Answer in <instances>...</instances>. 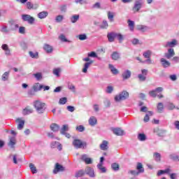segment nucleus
I'll list each match as a JSON object with an SVG mask.
<instances>
[{"mask_svg": "<svg viewBox=\"0 0 179 179\" xmlns=\"http://www.w3.org/2000/svg\"><path fill=\"white\" fill-rule=\"evenodd\" d=\"M93 64V61H90L89 62H86L84 64V68L83 69V72L84 73H87V69H89V66H90V65H92Z\"/></svg>", "mask_w": 179, "mask_h": 179, "instance_id": "6ab92c4d", "label": "nucleus"}, {"mask_svg": "<svg viewBox=\"0 0 179 179\" xmlns=\"http://www.w3.org/2000/svg\"><path fill=\"white\" fill-rule=\"evenodd\" d=\"M148 94H150V97H153L154 99L157 97V93L155 90L150 91Z\"/></svg>", "mask_w": 179, "mask_h": 179, "instance_id": "09e8293b", "label": "nucleus"}, {"mask_svg": "<svg viewBox=\"0 0 179 179\" xmlns=\"http://www.w3.org/2000/svg\"><path fill=\"white\" fill-rule=\"evenodd\" d=\"M13 162L14 164H17V162H22V159L17 158V155H14L13 157Z\"/></svg>", "mask_w": 179, "mask_h": 179, "instance_id": "c03bdc74", "label": "nucleus"}, {"mask_svg": "<svg viewBox=\"0 0 179 179\" xmlns=\"http://www.w3.org/2000/svg\"><path fill=\"white\" fill-rule=\"evenodd\" d=\"M101 150H107L108 149V142L107 141H103L100 145Z\"/></svg>", "mask_w": 179, "mask_h": 179, "instance_id": "a211bd4d", "label": "nucleus"}, {"mask_svg": "<svg viewBox=\"0 0 179 179\" xmlns=\"http://www.w3.org/2000/svg\"><path fill=\"white\" fill-rule=\"evenodd\" d=\"M10 24V31H15L19 29V24L16 23V21L11 20L9 21Z\"/></svg>", "mask_w": 179, "mask_h": 179, "instance_id": "423d86ee", "label": "nucleus"}, {"mask_svg": "<svg viewBox=\"0 0 179 179\" xmlns=\"http://www.w3.org/2000/svg\"><path fill=\"white\" fill-rule=\"evenodd\" d=\"M25 31H26V28L24 27H20L19 33L20 34H24Z\"/></svg>", "mask_w": 179, "mask_h": 179, "instance_id": "680f3d73", "label": "nucleus"}, {"mask_svg": "<svg viewBox=\"0 0 179 179\" xmlns=\"http://www.w3.org/2000/svg\"><path fill=\"white\" fill-rule=\"evenodd\" d=\"M113 132L115 135H117L118 136L124 135V130L121 129V128L113 129Z\"/></svg>", "mask_w": 179, "mask_h": 179, "instance_id": "dca6fc26", "label": "nucleus"}, {"mask_svg": "<svg viewBox=\"0 0 179 179\" xmlns=\"http://www.w3.org/2000/svg\"><path fill=\"white\" fill-rule=\"evenodd\" d=\"M174 55H176V52H174V49L173 48L168 49V52L164 54V57L166 59H171Z\"/></svg>", "mask_w": 179, "mask_h": 179, "instance_id": "0eeeda50", "label": "nucleus"}, {"mask_svg": "<svg viewBox=\"0 0 179 179\" xmlns=\"http://www.w3.org/2000/svg\"><path fill=\"white\" fill-rule=\"evenodd\" d=\"M76 3H80V5H85L87 3L86 0H75Z\"/></svg>", "mask_w": 179, "mask_h": 179, "instance_id": "4d7b16f0", "label": "nucleus"}, {"mask_svg": "<svg viewBox=\"0 0 179 179\" xmlns=\"http://www.w3.org/2000/svg\"><path fill=\"white\" fill-rule=\"evenodd\" d=\"M166 107L169 110H174V108H177V110H179V106L176 107V105H174V103H171V102L167 103Z\"/></svg>", "mask_w": 179, "mask_h": 179, "instance_id": "473e14b6", "label": "nucleus"}, {"mask_svg": "<svg viewBox=\"0 0 179 179\" xmlns=\"http://www.w3.org/2000/svg\"><path fill=\"white\" fill-rule=\"evenodd\" d=\"M138 78L140 82H145L146 80V76L143 74H138Z\"/></svg>", "mask_w": 179, "mask_h": 179, "instance_id": "3c124183", "label": "nucleus"}, {"mask_svg": "<svg viewBox=\"0 0 179 179\" xmlns=\"http://www.w3.org/2000/svg\"><path fill=\"white\" fill-rule=\"evenodd\" d=\"M50 129L53 131V132H58V131H59V126L56 123H52L50 124Z\"/></svg>", "mask_w": 179, "mask_h": 179, "instance_id": "4be33fe9", "label": "nucleus"}, {"mask_svg": "<svg viewBox=\"0 0 179 179\" xmlns=\"http://www.w3.org/2000/svg\"><path fill=\"white\" fill-rule=\"evenodd\" d=\"M170 159L171 160H173L174 162H179V156L176 154H172L169 156Z\"/></svg>", "mask_w": 179, "mask_h": 179, "instance_id": "4c0bfd02", "label": "nucleus"}, {"mask_svg": "<svg viewBox=\"0 0 179 179\" xmlns=\"http://www.w3.org/2000/svg\"><path fill=\"white\" fill-rule=\"evenodd\" d=\"M108 40L110 43L114 42V40L116 38V33L115 32H110L107 35Z\"/></svg>", "mask_w": 179, "mask_h": 179, "instance_id": "ddd939ff", "label": "nucleus"}, {"mask_svg": "<svg viewBox=\"0 0 179 179\" xmlns=\"http://www.w3.org/2000/svg\"><path fill=\"white\" fill-rule=\"evenodd\" d=\"M109 69H110L113 75H117L118 73V70L114 68V66H113L112 64H109Z\"/></svg>", "mask_w": 179, "mask_h": 179, "instance_id": "c9c22d12", "label": "nucleus"}, {"mask_svg": "<svg viewBox=\"0 0 179 179\" xmlns=\"http://www.w3.org/2000/svg\"><path fill=\"white\" fill-rule=\"evenodd\" d=\"M80 159L83 162H85L86 164H92L93 163L92 158H89L86 154L81 155Z\"/></svg>", "mask_w": 179, "mask_h": 179, "instance_id": "9d476101", "label": "nucleus"}, {"mask_svg": "<svg viewBox=\"0 0 179 179\" xmlns=\"http://www.w3.org/2000/svg\"><path fill=\"white\" fill-rule=\"evenodd\" d=\"M138 141H141V142H143L146 141V135L145 134H139L138 135Z\"/></svg>", "mask_w": 179, "mask_h": 179, "instance_id": "f704fd0d", "label": "nucleus"}, {"mask_svg": "<svg viewBox=\"0 0 179 179\" xmlns=\"http://www.w3.org/2000/svg\"><path fill=\"white\" fill-rule=\"evenodd\" d=\"M128 97H129V93L127 91H123L115 97V100L116 101H121V100H127Z\"/></svg>", "mask_w": 179, "mask_h": 179, "instance_id": "7ed1b4c3", "label": "nucleus"}, {"mask_svg": "<svg viewBox=\"0 0 179 179\" xmlns=\"http://www.w3.org/2000/svg\"><path fill=\"white\" fill-rule=\"evenodd\" d=\"M76 130L79 131V132H83V131H85V127L83 125H79L76 127Z\"/></svg>", "mask_w": 179, "mask_h": 179, "instance_id": "e2e57ef3", "label": "nucleus"}, {"mask_svg": "<svg viewBox=\"0 0 179 179\" xmlns=\"http://www.w3.org/2000/svg\"><path fill=\"white\" fill-rule=\"evenodd\" d=\"M153 115V112L148 111L147 112L145 116L144 117V122H148L150 120L149 117H152Z\"/></svg>", "mask_w": 179, "mask_h": 179, "instance_id": "7c9ffc66", "label": "nucleus"}, {"mask_svg": "<svg viewBox=\"0 0 179 179\" xmlns=\"http://www.w3.org/2000/svg\"><path fill=\"white\" fill-rule=\"evenodd\" d=\"M136 29L139 31L144 33V31H148V30H149V27L145 25H137Z\"/></svg>", "mask_w": 179, "mask_h": 179, "instance_id": "f3484780", "label": "nucleus"}, {"mask_svg": "<svg viewBox=\"0 0 179 179\" xmlns=\"http://www.w3.org/2000/svg\"><path fill=\"white\" fill-rule=\"evenodd\" d=\"M1 31H2V33H6V34H8V33L10 31V29H8V26L3 25L1 28Z\"/></svg>", "mask_w": 179, "mask_h": 179, "instance_id": "de8ad7c7", "label": "nucleus"}, {"mask_svg": "<svg viewBox=\"0 0 179 179\" xmlns=\"http://www.w3.org/2000/svg\"><path fill=\"white\" fill-rule=\"evenodd\" d=\"M47 16H48V12L47 11H42L38 14L39 19H45Z\"/></svg>", "mask_w": 179, "mask_h": 179, "instance_id": "c85d7f7f", "label": "nucleus"}, {"mask_svg": "<svg viewBox=\"0 0 179 179\" xmlns=\"http://www.w3.org/2000/svg\"><path fill=\"white\" fill-rule=\"evenodd\" d=\"M116 38L118 40L119 43H122L124 41V36L121 34L116 33Z\"/></svg>", "mask_w": 179, "mask_h": 179, "instance_id": "ea45409f", "label": "nucleus"}, {"mask_svg": "<svg viewBox=\"0 0 179 179\" xmlns=\"http://www.w3.org/2000/svg\"><path fill=\"white\" fill-rule=\"evenodd\" d=\"M34 106L38 114H43L46 109L45 103L40 101H35L34 102Z\"/></svg>", "mask_w": 179, "mask_h": 179, "instance_id": "f257e3e1", "label": "nucleus"}, {"mask_svg": "<svg viewBox=\"0 0 179 179\" xmlns=\"http://www.w3.org/2000/svg\"><path fill=\"white\" fill-rule=\"evenodd\" d=\"M176 45H177V41L176 39H173L171 42H167L166 44L164 45V47L167 48V47L173 48Z\"/></svg>", "mask_w": 179, "mask_h": 179, "instance_id": "5701e85b", "label": "nucleus"}, {"mask_svg": "<svg viewBox=\"0 0 179 179\" xmlns=\"http://www.w3.org/2000/svg\"><path fill=\"white\" fill-rule=\"evenodd\" d=\"M127 23L131 31H134L135 29V22L131 20H128Z\"/></svg>", "mask_w": 179, "mask_h": 179, "instance_id": "a878e982", "label": "nucleus"}, {"mask_svg": "<svg viewBox=\"0 0 179 179\" xmlns=\"http://www.w3.org/2000/svg\"><path fill=\"white\" fill-rule=\"evenodd\" d=\"M59 72H61L60 69H56L53 70L54 75H56V76H59Z\"/></svg>", "mask_w": 179, "mask_h": 179, "instance_id": "0e129e2a", "label": "nucleus"}, {"mask_svg": "<svg viewBox=\"0 0 179 179\" xmlns=\"http://www.w3.org/2000/svg\"><path fill=\"white\" fill-rule=\"evenodd\" d=\"M123 79H129L131 78V71L127 70L122 73Z\"/></svg>", "mask_w": 179, "mask_h": 179, "instance_id": "c756f323", "label": "nucleus"}, {"mask_svg": "<svg viewBox=\"0 0 179 179\" xmlns=\"http://www.w3.org/2000/svg\"><path fill=\"white\" fill-rule=\"evenodd\" d=\"M92 8L94 9L97 8V9H100V8H101V4L99 2L95 3L93 6Z\"/></svg>", "mask_w": 179, "mask_h": 179, "instance_id": "bf43d9fd", "label": "nucleus"}, {"mask_svg": "<svg viewBox=\"0 0 179 179\" xmlns=\"http://www.w3.org/2000/svg\"><path fill=\"white\" fill-rule=\"evenodd\" d=\"M22 20L24 22H28L29 24L34 23V17L30 16V15H22Z\"/></svg>", "mask_w": 179, "mask_h": 179, "instance_id": "6e6552de", "label": "nucleus"}, {"mask_svg": "<svg viewBox=\"0 0 179 179\" xmlns=\"http://www.w3.org/2000/svg\"><path fill=\"white\" fill-rule=\"evenodd\" d=\"M85 175V172L82 170L78 171V172H76V177L78 178L79 177H83V176Z\"/></svg>", "mask_w": 179, "mask_h": 179, "instance_id": "603ef678", "label": "nucleus"}, {"mask_svg": "<svg viewBox=\"0 0 179 179\" xmlns=\"http://www.w3.org/2000/svg\"><path fill=\"white\" fill-rule=\"evenodd\" d=\"M113 90H114V88L112 86H108L106 88V93H113Z\"/></svg>", "mask_w": 179, "mask_h": 179, "instance_id": "69168bd1", "label": "nucleus"}, {"mask_svg": "<svg viewBox=\"0 0 179 179\" xmlns=\"http://www.w3.org/2000/svg\"><path fill=\"white\" fill-rule=\"evenodd\" d=\"M15 122L17 124V129L21 131L24 127V120L20 118H17L15 120Z\"/></svg>", "mask_w": 179, "mask_h": 179, "instance_id": "f8f14e48", "label": "nucleus"}, {"mask_svg": "<svg viewBox=\"0 0 179 179\" xmlns=\"http://www.w3.org/2000/svg\"><path fill=\"white\" fill-rule=\"evenodd\" d=\"M68 87L69 90H71V92H73V93L76 92V88L75 87V85H73V84H69Z\"/></svg>", "mask_w": 179, "mask_h": 179, "instance_id": "5fc2aeb1", "label": "nucleus"}, {"mask_svg": "<svg viewBox=\"0 0 179 179\" xmlns=\"http://www.w3.org/2000/svg\"><path fill=\"white\" fill-rule=\"evenodd\" d=\"M59 171H65V168L59 163H56L53 173L54 174H57V173H59Z\"/></svg>", "mask_w": 179, "mask_h": 179, "instance_id": "1a4fd4ad", "label": "nucleus"}, {"mask_svg": "<svg viewBox=\"0 0 179 179\" xmlns=\"http://www.w3.org/2000/svg\"><path fill=\"white\" fill-rule=\"evenodd\" d=\"M66 108L68 111H70V113H73V111H75V108L72 106H68Z\"/></svg>", "mask_w": 179, "mask_h": 179, "instance_id": "774afa93", "label": "nucleus"}, {"mask_svg": "<svg viewBox=\"0 0 179 179\" xmlns=\"http://www.w3.org/2000/svg\"><path fill=\"white\" fill-rule=\"evenodd\" d=\"M108 18L110 22H114V13L111 12H108Z\"/></svg>", "mask_w": 179, "mask_h": 179, "instance_id": "49530a36", "label": "nucleus"}, {"mask_svg": "<svg viewBox=\"0 0 179 179\" xmlns=\"http://www.w3.org/2000/svg\"><path fill=\"white\" fill-rule=\"evenodd\" d=\"M85 171L87 173V174H88V176H90V177H94V171L93 170V169L88 167L85 169Z\"/></svg>", "mask_w": 179, "mask_h": 179, "instance_id": "b1692460", "label": "nucleus"}, {"mask_svg": "<svg viewBox=\"0 0 179 179\" xmlns=\"http://www.w3.org/2000/svg\"><path fill=\"white\" fill-rule=\"evenodd\" d=\"M42 89H43L44 91L50 90V86H44L38 83H36L33 85L34 92H40Z\"/></svg>", "mask_w": 179, "mask_h": 179, "instance_id": "20e7f679", "label": "nucleus"}, {"mask_svg": "<svg viewBox=\"0 0 179 179\" xmlns=\"http://www.w3.org/2000/svg\"><path fill=\"white\" fill-rule=\"evenodd\" d=\"M63 20H64V16L63 15H57L56 17V20H56V22H57V23H59Z\"/></svg>", "mask_w": 179, "mask_h": 179, "instance_id": "052dcab7", "label": "nucleus"}, {"mask_svg": "<svg viewBox=\"0 0 179 179\" xmlns=\"http://www.w3.org/2000/svg\"><path fill=\"white\" fill-rule=\"evenodd\" d=\"M160 62L163 68H169V66L171 65V63H170V62L167 61L164 58H161Z\"/></svg>", "mask_w": 179, "mask_h": 179, "instance_id": "4468645a", "label": "nucleus"}, {"mask_svg": "<svg viewBox=\"0 0 179 179\" xmlns=\"http://www.w3.org/2000/svg\"><path fill=\"white\" fill-rule=\"evenodd\" d=\"M68 131H69V126L68 124H64L63 125V127H62L61 130H60V134H64L66 132H68Z\"/></svg>", "mask_w": 179, "mask_h": 179, "instance_id": "bb28decb", "label": "nucleus"}, {"mask_svg": "<svg viewBox=\"0 0 179 179\" xmlns=\"http://www.w3.org/2000/svg\"><path fill=\"white\" fill-rule=\"evenodd\" d=\"M143 55L144 58H150V56L152 55V51L147 50L143 52Z\"/></svg>", "mask_w": 179, "mask_h": 179, "instance_id": "37998d69", "label": "nucleus"}, {"mask_svg": "<svg viewBox=\"0 0 179 179\" xmlns=\"http://www.w3.org/2000/svg\"><path fill=\"white\" fill-rule=\"evenodd\" d=\"M79 40H81V41H83V40H87V36L86 34H80L78 35Z\"/></svg>", "mask_w": 179, "mask_h": 179, "instance_id": "864d4df0", "label": "nucleus"}, {"mask_svg": "<svg viewBox=\"0 0 179 179\" xmlns=\"http://www.w3.org/2000/svg\"><path fill=\"white\" fill-rule=\"evenodd\" d=\"M111 58L113 61H117V59H120V53L118 52H113L111 55Z\"/></svg>", "mask_w": 179, "mask_h": 179, "instance_id": "cd10ccee", "label": "nucleus"}, {"mask_svg": "<svg viewBox=\"0 0 179 179\" xmlns=\"http://www.w3.org/2000/svg\"><path fill=\"white\" fill-rule=\"evenodd\" d=\"M89 124L91 125V127H94L97 124V119L96 117L92 116L89 120Z\"/></svg>", "mask_w": 179, "mask_h": 179, "instance_id": "aec40b11", "label": "nucleus"}, {"mask_svg": "<svg viewBox=\"0 0 179 179\" xmlns=\"http://www.w3.org/2000/svg\"><path fill=\"white\" fill-rule=\"evenodd\" d=\"M34 77L36 78V79H37V80H40L43 76H41V73H37L34 74Z\"/></svg>", "mask_w": 179, "mask_h": 179, "instance_id": "13d9d810", "label": "nucleus"}, {"mask_svg": "<svg viewBox=\"0 0 179 179\" xmlns=\"http://www.w3.org/2000/svg\"><path fill=\"white\" fill-rule=\"evenodd\" d=\"M111 167L114 171H118V170H120V165L117 163L112 164Z\"/></svg>", "mask_w": 179, "mask_h": 179, "instance_id": "79ce46f5", "label": "nucleus"}, {"mask_svg": "<svg viewBox=\"0 0 179 179\" xmlns=\"http://www.w3.org/2000/svg\"><path fill=\"white\" fill-rule=\"evenodd\" d=\"M154 159L155 162H160L162 160V155L159 152H155Z\"/></svg>", "mask_w": 179, "mask_h": 179, "instance_id": "72a5a7b5", "label": "nucleus"}, {"mask_svg": "<svg viewBox=\"0 0 179 179\" xmlns=\"http://www.w3.org/2000/svg\"><path fill=\"white\" fill-rule=\"evenodd\" d=\"M164 108V106L163 105V103H158V104H157V110L159 113H163Z\"/></svg>", "mask_w": 179, "mask_h": 179, "instance_id": "a19ab883", "label": "nucleus"}, {"mask_svg": "<svg viewBox=\"0 0 179 179\" xmlns=\"http://www.w3.org/2000/svg\"><path fill=\"white\" fill-rule=\"evenodd\" d=\"M59 40L62 41H64L65 43H66V41H68V40L66 39V38L65 37V35L64 34H61L59 36Z\"/></svg>", "mask_w": 179, "mask_h": 179, "instance_id": "338daca9", "label": "nucleus"}, {"mask_svg": "<svg viewBox=\"0 0 179 179\" xmlns=\"http://www.w3.org/2000/svg\"><path fill=\"white\" fill-rule=\"evenodd\" d=\"M33 111V108L27 106L24 109H23L22 114L23 115H29V114H32Z\"/></svg>", "mask_w": 179, "mask_h": 179, "instance_id": "2eb2a0df", "label": "nucleus"}, {"mask_svg": "<svg viewBox=\"0 0 179 179\" xmlns=\"http://www.w3.org/2000/svg\"><path fill=\"white\" fill-rule=\"evenodd\" d=\"M43 50L48 52V54H50L52 52V46L48 45V44H45L43 46Z\"/></svg>", "mask_w": 179, "mask_h": 179, "instance_id": "393cba45", "label": "nucleus"}, {"mask_svg": "<svg viewBox=\"0 0 179 179\" xmlns=\"http://www.w3.org/2000/svg\"><path fill=\"white\" fill-rule=\"evenodd\" d=\"M9 71H6L1 76L3 82H6L9 79Z\"/></svg>", "mask_w": 179, "mask_h": 179, "instance_id": "2f4dec72", "label": "nucleus"}, {"mask_svg": "<svg viewBox=\"0 0 179 179\" xmlns=\"http://www.w3.org/2000/svg\"><path fill=\"white\" fill-rule=\"evenodd\" d=\"M73 146L76 149H85L86 148V143H83L80 139H75L73 141Z\"/></svg>", "mask_w": 179, "mask_h": 179, "instance_id": "f03ea898", "label": "nucleus"}, {"mask_svg": "<svg viewBox=\"0 0 179 179\" xmlns=\"http://www.w3.org/2000/svg\"><path fill=\"white\" fill-rule=\"evenodd\" d=\"M15 145H16V137L11 136L9 137V142L8 145L11 148V149H15Z\"/></svg>", "mask_w": 179, "mask_h": 179, "instance_id": "9b49d317", "label": "nucleus"}, {"mask_svg": "<svg viewBox=\"0 0 179 179\" xmlns=\"http://www.w3.org/2000/svg\"><path fill=\"white\" fill-rule=\"evenodd\" d=\"M67 101H68V99L66 97H62L59 99V104H62V105L66 104Z\"/></svg>", "mask_w": 179, "mask_h": 179, "instance_id": "a18cd8bd", "label": "nucleus"}, {"mask_svg": "<svg viewBox=\"0 0 179 179\" xmlns=\"http://www.w3.org/2000/svg\"><path fill=\"white\" fill-rule=\"evenodd\" d=\"M79 20V15H74L71 17V21L72 23H76Z\"/></svg>", "mask_w": 179, "mask_h": 179, "instance_id": "58836bf2", "label": "nucleus"}, {"mask_svg": "<svg viewBox=\"0 0 179 179\" xmlns=\"http://www.w3.org/2000/svg\"><path fill=\"white\" fill-rule=\"evenodd\" d=\"M29 55L31 57V58H35L37 59L38 58V52H33L31 51L29 52Z\"/></svg>", "mask_w": 179, "mask_h": 179, "instance_id": "8fccbe9b", "label": "nucleus"}, {"mask_svg": "<svg viewBox=\"0 0 179 179\" xmlns=\"http://www.w3.org/2000/svg\"><path fill=\"white\" fill-rule=\"evenodd\" d=\"M128 174H131V176H139V172L137 171L130 170L128 171Z\"/></svg>", "mask_w": 179, "mask_h": 179, "instance_id": "6e6d98bb", "label": "nucleus"}, {"mask_svg": "<svg viewBox=\"0 0 179 179\" xmlns=\"http://www.w3.org/2000/svg\"><path fill=\"white\" fill-rule=\"evenodd\" d=\"M143 6V1L142 0H137L134 6L133 7V11L134 13H136V12H139L141 9L142 8V6Z\"/></svg>", "mask_w": 179, "mask_h": 179, "instance_id": "39448f33", "label": "nucleus"}, {"mask_svg": "<svg viewBox=\"0 0 179 179\" xmlns=\"http://www.w3.org/2000/svg\"><path fill=\"white\" fill-rule=\"evenodd\" d=\"M136 170H138V172L139 173L145 172V169H143V165H142V163L141 162L137 163Z\"/></svg>", "mask_w": 179, "mask_h": 179, "instance_id": "412c9836", "label": "nucleus"}, {"mask_svg": "<svg viewBox=\"0 0 179 179\" xmlns=\"http://www.w3.org/2000/svg\"><path fill=\"white\" fill-rule=\"evenodd\" d=\"M29 168H30V170H31V171L33 174H36V173H37V169L36 168L34 164L30 163L29 164Z\"/></svg>", "mask_w": 179, "mask_h": 179, "instance_id": "e433bc0d", "label": "nucleus"}]
</instances>
